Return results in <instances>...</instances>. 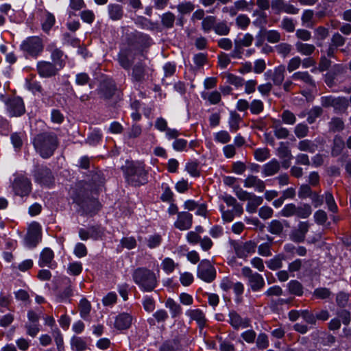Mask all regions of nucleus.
Here are the masks:
<instances>
[{
    "label": "nucleus",
    "mask_w": 351,
    "mask_h": 351,
    "mask_svg": "<svg viewBox=\"0 0 351 351\" xmlns=\"http://www.w3.org/2000/svg\"><path fill=\"white\" fill-rule=\"evenodd\" d=\"M73 202H75L77 204L80 206L83 210L88 213H93L92 210H90L88 208H86L89 204L90 205H95L97 202L95 200H90V199H85L83 197H81L80 195H75L73 196Z\"/></svg>",
    "instance_id": "cd10ccee"
},
{
    "label": "nucleus",
    "mask_w": 351,
    "mask_h": 351,
    "mask_svg": "<svg viewBox=\"0 0 351 351\" xmlns=\"http://www.w3.org/2000/svg\"><path fill=\"white\" fill-rule=\"evenodd\" d=\"M54 254L53 252L48 247L43 250L40 254V258L38 261V265L40 267H51V262L53 259Z\"/></svg>",
    "instance_id": "6ab92c4d"
},
{
    "label": "nucleus",
    "mask_w": 351,
    "mask_h": 351,
    "mask_svg": "<svg viewBox=\"0 0 351 351\" xmlns=\"http://www.w3.org/2000/svg\"><path fill=\"white\" fill-rule=\"evenodd\" d=\"M132 322V317L125 313H121L116 317L114 322V327L119 330H124L128 328Z\"/></svg>",
    "instance_id": "f3484780"
},
{
    "label": "nucleus",
    "mask_w": 351,
    "mask_h": 351,
    "mask_svg": "<svg viewBox=\"0 0 351 351\" xmlns=\"http://www.w3.org/2000/svg\"><path fill=\"white\" fill-rule=\"evenodd\" d=\"M186 315L193 320H195L200 327H203L206 323L205 315L202 310L189 309L185 313Z\"/></svg>",
    "instance_id": "5701e85b"
},
{
    "label": "nucleus",
    "mask_w": 351,
    "mask_h": 351,
    "mask_svg": "<svg viewBox=\"0 0 351 351\" xmlns=\"http://www.w3.org/2000/svg\"><path fill=\"white\" fill-rule=\"evenodd\" d=\"M41 241V228L38 223H31L27 236L24 239L25 246L35 247Z\"/></svg>",
    "instance_id": "1a4fd4ad"
},
{
    "label": "nucleus",
    "mask_w": 351,
    "mask_h": 351,
    "mask_svg": "<svg viewBox=\"0 0 351 351\" xmlns=\"http://www.w3.org/2000/svg\"><path fill=\"white\" fill-rule=\"evenodd\" d=\"M264 36L270 43H276L280 40L281 35L277 30H266L264 32Z\"/></svg>",
    "instance_id": "e433bc0d"
},
{
    "label": "nucleus",
    "mask_w": 351,
    "mask_h": 351,
    "mask_svg": "<svg viewBox=\"0 0 351 351\" xmlns=\"http://www.w3.org/2000/svg\"><path fill=\"white\" fill-rule=\"evenodd\" d=\"M132 278L134 282L143 291H152L158 284L156 274L146 268L136 269L132 274Z\"/></svg>",
    "instance_id": "f03ea898"
},
{
    "label": "nucleus",
    "mask_w": 351,
    "mask_h": 351,
    "mask_svg": "<svg viewBox=\"0 0 351 351\" xmlns=\"http://www.w3.org/2000/svg\"><path fill=\"white\" fill-rule=\"evenodd\" d=\"M247 201L246 210L250 213H254L256 211L258 206L263 203V199L262 197L252 193Z\"/></svg>",
    "instance_id": "393cba45"
},
{
    "label": "nucleus",
    "mask_w": 351,
    "mask_h": 351,
    "mask_svg": "<svg viewBox=\"0 0 351 351\" xmlns=\"http://www.w3.org/2000/svg\"><path fill=\"white\" fill-rule=\"evenodd\" d=\"M82 270V265L80 262H73L69 263L68 266V272L69 274L77 276Z\"/></svg>",
    "instance_id": "774afa93"
},
{
    "label": "nucleus",
    "mask_w": 351,
    "mask_h": 351,
    "mask_svg": "<svg viewBox=\"0 0 351 351\" xmlns=\"http://www.w3.org/2000/svg\"><path fill=\"white\" fill-rule=\"evenodd\" d=\"M288 288L290 293L301 295L302 294V288L300 283L296 280H291L288 283Z\"/></svg>",
    "instance_id": "bf43d9fd"
},
{
    "label": "nucleus",
    "mask_w": 351,
    "mask_h": 351,
    "mask_svg": "<svg viewBox=\"0 0 351 351\" xmlns=\"http://www.w3.org/2000/svg\"><path fill=\"white\" fill-rule=\"evenodd\" d=\"M202 97L208 100L210 104H217L221 100V94L217 90L209 93H203L202 94Z\"/></svg>",
    "instance_id": "72a5a7b5"
},
{
    "label": "nucleus",
    "mask_w": 351,
    "mask_h": 351,
    "mask_svg": "<svg viewBox=\"0 0 351 351\" xmlns=\"http://www.w3.org/2000/svg\"><path fill=\"white\" fill-rule=\"evenodd\" d=\"M176 8L180 14L184 15L191 13L194 10L195 5L191 1H182L176 6Z\"/></svg>",
    "instance_id": "f704fd0d"
},
{
    "label": "nucleus",
    "mask_w": 351,
    "mask_h": 351,
    "mask_svg": "<svg viewBox=\"0 0 351 351\" xmlns=\"http://www.w3.org/2000/svg\"><path fill=\"white\" fill-rule=\"evenodd\" d=\"M243 186L245 188H254L255 191L262 193L265 189V182L257 176L249 175L243 180Z\"/></svg>",
    "instance_id": "2eb2a0df"
},
{
    "label": "nucleus",
    "mask_w": 351,
    "mask_h": 351,
    "mask_svg": "<svg viewBox=\"0 0 351 351\" xmlns=\"http://www.w3.org/2000/svg\"><path fill=\"white\" fill-rule=\"evenodd\" d=\"M296 210L297 212H295V215L302 219L308 217L312 213L311 208L308 204H303L298 207L296 206Z\"/></svg>",
    "instance_id": "de8ad7c7"
},
{
    "label": "nucleus",
    "mask_w": 351,
    "mask_h": 351,
    "mask_svg": "<svg viewBox=\"0 0 351 351\" xmlns=\"http://www.w3.org/2000/svg\"><path fill=\"white\" fill-rule=\"evenodd\" d=\"M20 48L27 56L36 58L43 51L44 45L40 37L29 36L22 41Z\"/></svg>",
    "instance_id": "20e7f679"
},
{
    "label": "nucleus",
    "mask_w": 351,
    "mask_h": 351,
    "mask_svg": "<svg viewBox=\"0 0 351 351\" xmlns=\"http://www.w3.org/2000/svg\"><path fill=\"white\" fill-rule=\"evenodd\" d=\"M250 109L252 114H258L262 112L264 109L263 102L260 99H255L250 103Z\"/></svg>",
    "instance_id": "3c124183"
},
{
    "label": "nucleus",
    "mask_w": 351,
    "mask_h": 351,
    "mask_svg": "<svg viewBox=\"0 0 351 351\" xmlns=\"http://www.w3.org/2000/svg\"><path fill=\"white\" fill-rule=\"evenodd\" d=\"M35 181L40 184L49 186L53 182L51 172L47 167H41L34 173Z\"/></svg>",
    "instance_id": "4468645a"
},
{
    "label": "nucleus",
    "mask_w": 351,
    "mask_h": 351,
    "mask_svg": "<svg viewBox=\"0 0 351 351\" xmlns=\"http://www.w3.org/2000/svg\"><path fill=\"white\" fill-rule=\"evenodd\" d=\"M193 216L187 212L178 213L177 219L174 222V226L180 230H187L192 226Z\"/></svg>",
    "instance_id": "ddd939ff"
},
{
    "label": "nucleus",
    "mask_w": 351,
    "mask_h": 351,
    "mask_svg": "<svg viewBox=\"0 0 351 351\" xmlns=\"http://www.w3.org/2000/svg\"><path fill=\"white\" fill-rule=\"evenodd\" d=\"M228 317L230 324L236 330L246 328L250 326V319L242 317L235 311H230Z\"/></svg>",
    "instance_id": "f8f14e48"
},
{
    "label": "nucleus",
    "mask_w": 351,
    "mask_h": 351,
    "mask_svg": "<svg viewBox=\"0 0 351 351\" xmlns=\"http://www.w3.org/2000/svg\"><path fill=\"white\" fill-rule=\"evenodd\" d=\"M215 23L216 18L214 16H208L202 21V29L204 32H209L211 29H214Z\"/></svg>",
    "instance_id": "473e14b6"
},
{
    "label": "nucleus",
    "mask_w": 351,
    "mask_h": 351,
    "mask_svg": "<svg viewBox=\"0 0 351 351\" xmlns=\"http://www.w3.org/2000/svg\"><path fill=\"white\" fill-rule=\"evenodd\" d=\"M25 139L26 134L23 131L14 132L10 136L11 143L16 150L21 149Z\"/></svg>",
    "instance_id": "a878e982"
},
{
    "label": "nucleus",
    "mask_w": 351,
    "mask_h": 351,
    "mask_svg": "<svg viewBox=\"0 0 351 351\" xmlns=\"http://www.w3.org/2000/svg\"><path fill=\"white\" fill-rule=\"evenodd\" d=\"M161 267L167 274H169L174 271L176 264L172 258L167 257L162 260Z\"/></svg>",
    "instance_id": "4c0bfd02"
},
{
    "label": "nucleus",
    "mask_w": 351,
    "mask_h": 351,
    "mask_svg": "<svg viewBox=\"0 0 351 351\" xmlns=\"http://www.w3.org/2000/svg\"><path fill=\"white\" fill-rule=\"evenodd\" d=\"M253 16H256V19L253 21V23L257 26H261L266 23L267 14L263 11L254 10L253 12Z\"/></svg>",
    "instance_id": "864d4df0"
},
{
    "label": "nucleus",
    "mask_w": 351,
    "mask_h": 351,
    "mask_svg": "<svg viewBox=\"0 0 351 351\" xmlns=\"http://www.w3.org/2000/svg\"><path fill=\"white\" fill-rule=\"evenodd\" d=\"M280 169V162L272 159L262 167V174L265 177L271 176L277 173Z\"/></svg>",
    "instance_id": "dca6fc26"
},
{
    "label": "nucleus",
    "mask_w": 351,
    "mask_h": 351,
    "mask_svg": "<svg viewBox=\"0 0 351 351\" xmlns=\"http://www.w3.org/2000/svg\"><path fill=\"white\" fill-rule=\"evenodd\" d=\"M247 280L248 285L253 291H260L265 286L264 278L258 273H254Z\"/></svg>",
    "instance_id": "4be33fe9"
},
{
    "label": "nucleus",
    "mask_w": 351,
    "mask_h": 351,
    "mask_svg": "<svg viewBox=\"0 0 351 351\" xmlns=\"http://www.w3.org/2000/svg\"><path fill=\"white\" fill-rule=\"evenodd\" d=\"M60 69L56 64L50 62L40 61L37 63L38 73L43 77L53 76Z\"/></svg>",
    "instance_id": "9b49d317"
},
{
    "label": "nucleus",
    "mask_w": 351,
    "mask_h": 351,
    "mask_svg": "<svg viewBox=\"0 0 351 351\" xmlns=\"http://www.w3.org/2000/svg\"><path fill=\"white\" fill-rule=\"evenodd\" d=\"M277 52L282 57H287L291 51L292 47L291 45L285 43H280L276 47Z\"/></svg>",
    "instance_id": "e2e57ef3"
},
{
    "label": "nucleus",
    "mask_w": 351,
    "mask_h": 351,
    "mask_svg": "<svg viewBox=\"0 0 351 351\" xmlns=\"http://www.w3.org/2000/svg\"><path fill=\"white\" fill-rule=\"evenodd\" d=\"M63 53L61 50L58 49H54L51 52V58L54 62V64L58 67V69H62L64 66V63L62 60Z\"/></svg>",
    "instance_id": "a18cd8bd"
},
{
    "label": "nucleus",
    "mask_w": 351,
    "mask_h": 351,
    "mask_svg": "<svg viewBox=\"0 0 351 351\" xmlns=\"http://www.w3.org/2000/svg\"><path fill=\"white\" fill-rule=\"evenodd\" d=\"M283 226L282 223L278 220H272L268 226V230L274 234H279L282 232Z\"/></svg>",
    "instance_id": "6e6d98bb"
},
{
    "label": "nucleus",
    "mask_w": 351,
    "mask_h": 351,
    "mask_svg": "<svg viewBox=\"0 0 351 351\" xmlns=\"http://www.w3.org/2000/svg\"><path fill=\"white\" fill-rule=\"evenodd\" d=\"M280 27L288 32H293L295 30V25L292 19L285 17L281 21Z\"/></svg>",
    "instance_id": "052dcab7"
},
{
    "label": "nucleus",
    "mask_w": 351,
    "mask_h": 351,
    "mask_svg": "<svg viewBox=\"0 0 351 351\" xmlns=\"http://www.w3.org/2000/svg\"><path fill=\"white\" fill-rule=\"evenodd\" d=\"M273 209L267 206L261 207L258 210V216L264 220L271 218L273 216Z\"/></svg>",
    "instance_id": "69168bd1"
},
{
    "label": "nucleus",
    "mask_w": 351,
    "mask_h": 351,
    "mask_svg": "<svg viewBox=\"0 0 351 351\" xmlns=\"http://www.w3.org/2000/svg\"><path fill=\"white\" fill-rule=\"evenodd\" d=\"M214 140L219 143L225 144L230 141L231 136L226 130H221L214 133Z\"/></svg>",
    "instance_id": "37998d69"
},
{
    "label": "nucleus",
    "mask_w": 351,
    "mask_h": 351,
    "mask_svg": "<svg viewBox=\"0 0 351 351\" xmlns=\"http://www.w3.org/2000/svg\"><path fill=\"white\" fill-rule=\"evenodd\" d=\"M132 77L136 82H140L144 78V67L141 64L135 65L132 71Z\"/></svg>",
    "instance_id": "4d7b16f0"
},
{
    "label": "nucleus",
    "mask_w": 351,
    "mask_h": 351,
    "mask_svg": "<svg viewBox=\"0 0 351 351\" xmlns=\"http://www.w3.org/2000/svg\"><path fill=\"white\" fill-rule=\"evenodd\" d=\"M280 5L279 12H284L290 14H295L299 12V9L291 4L285 3L282 0H277L276 3Z\"/></svg>",
    "instance_id": "c9c22d12"
},
{
    "label": "nucleus",
    "mask_w": 351,
    "mask_h": 351,
    "mask_svg": "<svg viewBox=\"0 0 351 351\" xmlns=\"http://www.w3.org/2000/svg\"><path fill=\"white\" fill-rule=\"evenodd\" d=\"M308 230V224L307 222L301 221L298 226V228L292 232V238L294 241L301 242L304 241L305 235Z\"/></svg>",
    "instance_id": "412c9836"
},
{
    "label": "nucleus",
    "mask_w": 351,
    "mask_h": 351,
    "mask_svg": "<svg viewBox=\"0 0 351 351\" xmlns=\"http://www.w3.org/2000/svg\"><path fill=\"white\" fill-rule=\"evenodd\" d=\"M58 144L57 136L51 133L38 134L34 141L36 150L45 158L50 157L53 154Z\"/></svg>",
    "instance_id": "f257e3e1"
},
{
    "label": "nucleus",
    "mask_w": 351,
    "mask_h": 351,
    "mask_svg": "<svg viewBox=\"0 0 351 351\" xmlns=\"http://www.w3.org/2000/svg\"><path fill=\"white\" fill-rule=\"evenodd\" d=\"M175 19V15L170 12L164 13L161 16L162 24L167 28H171L173 26Z\"/></svg>",
    "instance_id": "a19ab883"
},
{
    "label": "nucleus",
    "mask_w": 351,
    "mask_h": 351,
    "mask_svg": "<svg viewBox=\"0 0 351 351\" xmlns=\"http://www.w3.org/2000/svg\"><path fill=\"white\" fill-rule=\"evenodd\" d=\"M71 348L75 351H84L86 348L85 341L80 337H74L71 340Z\"/></svg>",
    "instance_id": "c03bdc74"
},
{
    "label": "nucleus",
    "mask_w": 351,
    "mask_h": 351,
    "mask_svg": "<svg viewBox=\"0 0 351 351\" xmlns=\"http://www.w3.org/2000/svg\"><path fill=\"white\" fill-rule=\"evenodd\" d=\"M241 121V118L239 114L235 112H231L228 119L230 131L236 132L239 128V123Z\"/></svg>",
    "instance_id": "7c9ffc66"
},
{
    "label": "nucleus",
    "mask_w": 351,
    "mask_h": 351,
    "mask_svg": "<svg viewBox=\"0 0 351 351\" xmlns=\"http://www.w3.org/2000/svg\"><path fill=\"white\" fill-rule=\"evenodd\" d=\"M56 19L53 14L46 12L43 16L42 22V28L43 31L48 32L53 26Z\"/></svg>",
    "instance_id": "c85d7f7f"
},
{
    "label": "nucleus",
    "mask_w": 351,
    "mask_h": 351,
    "mask_svg": "<svg viewBox=\"0 0 351 351\" xmlns=\"http://www.w3.org/2000/svg\"><path fill=\"white\" fill-rule=\"evenodd\" d=\"M291 78L294 80H301V81L304 82V83L312 85V86L314 85V82H313L311 76L306 71L295 72L292 75Z\"/></svg>",
    "instance_id": "2f4dec72"
},
{
    "label": "nucleus",
    "mask_w": 351,
    "mask_h": 351,
    "mask_svg": "<svg viewBox=\"0 0 351 351\" xmlns=\"http://www.w3.org/2000/svg\"><path fill=\"white\" fill-rule=\"evenodd\" d=\"M165 306L169 309L172 318L179 317L182 313L181 306L171 298H169L165 300Z\"/></svg>",
    "instance_id": "aec40b11"
},
{
    "label": "nucleus",
    "mask_w": 351,
    "mask_h": 351,
    "mask_svg": "<svg viewBox=\"0 0 351 351\" xmlns=\"http://www.w3.org/2000/svg\"><path fill=\"white\" fill-rule=\"evenodd\" d=\"M108 15L112 21L120 20L123 14L122 6L119 4H109L108 5Z\"/></svg>",
    "instance_id": "b1692460"
},
{
    "label": "nucleus",
    "mask_w": 351,
    "mask_h": 351,
    "mask_svg": "<svg viewBox=\"0 0 351 351\" xmlns=\"http://www.w3.org/2000/svg\"><path fill=\"white\" fill-rule=\"evenodd\" d=\"M234 250L239 258H244L255 252L256 243L249 241L247 242H235L233 244Z\"/></svg>",
    "instance_id": "9d476101"
},
{
    "label": "nucleus",
    "mask_w": 351,
    "mask_h": 351,
    "mask_svg": "<svg viewBox=\"0 0 351 351\" xmlns=\"http://www.w3.org/2000/svg\"><path fill=\"white\" fill-rule=\"evenodd\" d=\"M254 38L249 33L245 34L242 38H237L234 40V48L230 53V56L234 58H241L243 47H249L252 45Z\"/></svg>",
    "instance_id": "6e6552de"
},
{
    "label": "nucleus",
    "mask_w": 351,
    "mask_h": 351,
    "mask_svg": "<svg viewBox=\"0 0 351 351\" xmlns=\"http://www.w3.org/2000/svg\"><path fill=\"white\" fill-rule=\"evenodd\" d=\"M254 158L258 162H263L270 156L269 150L267 148H258L254 153Z\"/></svg>",
    "instance_id": "49530a36"
},
{
    "label": "nucleus",
    "mask_w": 351,
    "mask_h": 351,
    "mask_svg": "<svg viewBox=\"0 0 351 351\" xmlns=\"http://www.w3.org/2000/svg\"><path fill=\"white\" fill-rule=\"evenodd\" d=\"M197 276L206 282H212L216 277L215 267L208 260H202L197 267Z\"/></svg>",
    "instance_id": "423d86ee"
},
{
    "label": "nucleus",
    "mask_w": 351,
    "mask_h": 351,
    "mask_svg": "<svg viewBox=\"0 0 351 351\" xmlns=\"http://www.w3.org/2000/svg\"><path fill=\"white\" fill-rule=\"evenodd\" d=\"M295 46L297 52L304 56H311L315 50V47L313 45L300 41L296 42Z\"/></svg>",
    "instance_id": "bb28decb"
},
{
    "label": "nucleus",
    "mask_w": 351,
    "mask_h": 351,
    "mask_svg": "<svg viewBox=\"0 0 351 351\" xmlns=\"http://www.w3.org/2000/svg\"><path fill=\"white\" fill-rule=\"evenodd\" d=\"M298 148L302 152H307L309 153H314L317 149V145L309 140L300 141L298 143Z\"/></svg>",
    "instance_id": "c756f323"
},
{
    "label": "nucleus",
    "mask_w": 351,
    "mask_h": 351,
    "mask_svg": "<svg viewBox=\"0 0 351 351\" xmlns=\"http://www.w3.org/2000/svg\"><path fill=\"white\" fill-rule=\"evenodd\" d=\"M348 106V101L345 97H335L332 108L337 112L343 111Z\"/></svg>",
    "instance_id": "58836bf2"
},
{
    "label": "nucleus",
    "mask_w": 351,
    "mask_h": 351,
    "mask_svg": "<svg viewBox=\"0 0 351 351\" xmlns=\"http://www.w3.org/2000/svg\"><path fill=\"white\" fill-rule=\"evenodd\" d=\"M6 111L10 117H19L24 114L25 109L21 97H12L5 101Z\"/></svg>",
    "instance_id": "0eeeda50"
},
{
    "label": "nucleus",
    "mask_w": 351,
    "mask_h": 351,
    "mask_svg": "<svg viewBox=\"0 0 351 351\" xmlns=\"http://www.w3.org/2000/svg\"><path fill=\"white\" fill-rule=\"evenodd\" d=\"M295 212H297L296 206L291 203L286 204L280 211L279 215L285 217H289L295 215Z\"/></svg>",
    "instance_id": "09e8293b"
},
{
    "label": "nucleus",
    "mask_w": 351,
    "mask_h": 351,
    "mask_svg": "<svg viewBox=\"0 0 351 351\" xmlns=\"http://www.w3.org/2000/svg\"><path fill=\"white\" fill-rule=\"evenodd\" d=\"M283 257L282 256H276L274 258L270 259L267 263V267L273 270H276L282 267V266Z\"/></svg>",
    "instance_id": "13d9d810"
},
{
    "label": "nucleus",
    "mask_w": 351,
    "mask_h": 351,
    "mask_svg": "<svg viewBox=\"0 0 351 351\" xmlns=\"http://www.w3.org/2000/svg\"><path fill=\"white\" fill-rule=\"evenodd\" d=\"M135 23L142 29L148 30L154 29V24L152 23L149 19L141 16L136 17L135 19Z\"/></svg>",
    "instance_id": "ea45409f"
},
{
    "label": "nucleus",
    "mask_w": 351,
    "mask_h": 351,
    "mask_svg": "<svg viewBox=\"0 0 351 351\" xmlns=\"http://www.w3.org/2000/svg\"><path fill=\"white\" fill-rule=\"evenodd\" d=\"M12 189L16 195L27 196L32 191V184L28 178L23 175H16L12 183Z\"/></svg>",
    "instance_id": "39448f33"
},
{
    "label": "nucleus",
    "mask_w": 351,
    "mask_h": 351,
    "mask_svg": "<svg viewBox=\"0 0 351 351\" xmlns=\"http://www.w3.org/2000/svg\"><path fill=\"white\" fill-rule=\"evenodd\" d=\"M127 182L133 186H139L147 182V172L141 162L127 164L124 169Z\"/></svg>",
    "instance_id": "7ed1b4c3"
},
{
    "label": "nucleus",
    "mask_w": 351,
    "mask_h": 351,
    "mask_svg": "<svg viewBox=\"0 0 351 351\" xmlns=\"http://www.w3.org/2000/svg\"><path fill=\"white\" fill-rule=\"evenodd\" d=\"M302 64V60L299 56H295L289 60L287 64V70L289 73L298 69Z\"/></svg>",
    "instance_id": "338daca9"
},
{
    "label": "nucleus",
    "mask_w": 351,
    "mask_h": 351,
    "mask_svg": "<svg viewBox=\"0 0 351 351\" xmlns=\"http://www.w3.org/2000/svg\"><path fill=\"white\" fill-rule=\"evenodd\" d=\"M80 315L83 319H86L90 311V304L86 299H82L79 304Z\"/></svg>",
    "instance_id": "8fccbe9b"
},
{
    "label": "nucleus",
    "mask_w": 351,
    "mask_h": 351,
    "mask_svg": "<svg viewBox=\"0 0 351 351\" xmlns=\"http://www.w3.org/2000/svg\"><path fill=\"white\" fill-rule=\"evenodd\" d=\"M188 141L183 138H176L172 143L173 149L176 152H186Z\"/></svg>",
    "instance_id": "603ef678"
},
{
    "label": "nucleus",
    "mask_w": 351,
    "mask_h": 351,
    "mask_svg": "<svg viewBox=\"0 0 351 351\" xmlns=\"http://www.w3.org/2000/svg\"><path fill=\"white\" fill-rule=\"evenodd\" d=\"M285 66L280 65L276 67L273 71L271 70L267 71L265 75L271 77L275 85H280L285 79Z\"/></svg>",
    "instance_id": "a211bd4d"
},
{
    "label": "nucleus",
    "mask_w": 351,
    "mask_h": 351,
    "mask_svg": "<svg viewBox=\"0 0 351 351\" xmlns=\"http://www.w3.org/2000/svg\"><path fill=\"white\" fill-rule=\"evenodd\" d=\"M235 23L239 28L245 29L250 23V19L246 14H241L236 18Z\"/></svg>",
    "instance_id": "5fc2aeb1"
},
{
    "label": "nucleus",
    "mask_w": 351,
    "mask_h": 351,
    "mask_svg": "<svg viewBox=\"0 0 351 351\" xmlns=\"http://www.w3.org/2000/svg\"><path fill=\"white\" fill-rule=\"evenodd\" d=\"M213 30L218 35L226 36L229 34L230 29L226 21H221L218 23H215Z\"/></svg>",
    "instance_id": "79ce46f5"
},
{
    "label": "nucleus",
    "mask_w": 351,
    "mask_h": 351,
    "mask_svg": "<svg viewBox=\"0 0 351 351\" xmlns=\"http://www.w3.org/2000/svg\"><path fill=\"white\" fill-rule=\"evenodd\" d=\"M143 306L145 311L151 313L155 309V301L152 298L146 295L143 299Z\"/></svg>",
    "instance_id": "0e129e2a"
},
{
    "label": "nucleus",
    "mask_w": 351,
    "mask_h": 351,
    "mask_svg": "<svg viewBox=\"0 0 351 351\" xmlns=\"http://www.w3.org/2000/svg\"><path fill=\"white\" fill-rule=\"evenodd\" d=\"M313 11L311 10H306L304 11L302 15V21L303 25L306 27H311L313 26V23L311 22L312 19L313 17Z\"/></svg>",
    "instance_id": "680f3d73"
}]
</instances>
